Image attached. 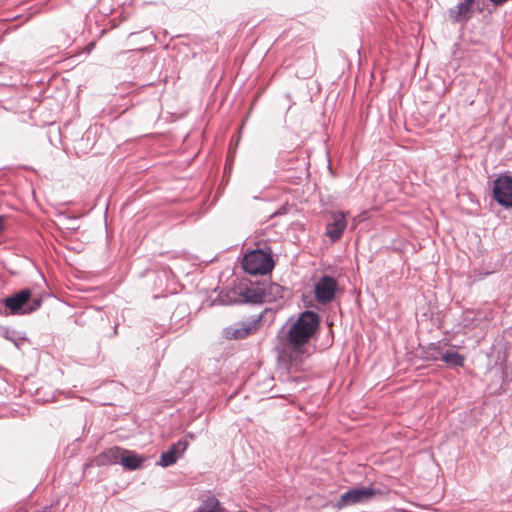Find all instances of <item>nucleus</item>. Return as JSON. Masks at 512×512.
Here are the masks:
<instances>
[{
    "label": "nucleus",
    "mask_w": 512,
    "mask_h": 512,
    "mask_svg": "<svg viewBox=\"0 0 512 512\" xmlns=\"http://www.w3.org/2000/svg\"><path fill=\"white\" fill-rule=\"evenodd\" d=\"M320 328L319 315L311 310L302 312L290 325L283 338L284 358L289 372H297L304 362L307 345Z\"/></svg>",
    "instance_id": "nucleus-1"
},
{
    "label": "nucleus",
    "mask_w": 512,
    "mask_h": 512,
    "mask_svg": "<svg viewBox=\"0 0 512 512\" xmlns=\"http://www.w3.org/2000/svg\"><path fill=\"white\" fill-rule=\"evenodd\" d=\"M242 265L244 270L252 275H264L274 267L271 255L262 250H255L246 254Z\"/></svg>",
    "instance_id": "nucleus-2"
},
{
    "label": "nucleus",
    "mask_w": 512,
    "mask_h": 512,
    "mask_svg": "<svg viewBox=\"0 0 512 512\" xmlns=\"http://www.w3.org/2000/svg\"><path fill=\"white\" fill-rule=\"evenodd\" d=\"M493 194L496 201L505 207H512V178L507 175L494 181Z\"/></svg>",
    "instance_id": "nucleus-3"
},
{
    "label": "nucleus",
    "mask_w": 512,
    "mask_h": 512,
    "mask_svg": "<svg viewBox=\"0 0 512 512\" xmlns=\"http://www.w3.org/2000/svg\"><path fill=\"white\" fill-rule=\"evenodd\" d=\"M338 283L331 276H323L315 285V298L317 302L326 304L335 298Z\"/></svg>",
    "instance_id": "nucleus-4"
},
{
    "label": "nucleus",
    "mask_w": 512,
    "mask_h": 512,
    "mask_svg": "<svg viewBox=\"0 0 512 512\" xmlns=\"http://www.w3.org/2000/svg\"><path fill=\"white\" fill-rule=\"evenodd\" d=\"M375 495V491L373 488L370 487H360V488H354L347 492H345L339 502V507H345L354 505L363 501H367L371 499Z\"/></svg>",
    "instance_id": "nucleus-5"
},
{
    "label": "nucleus",
    "mask_w": 512,
    "mask_h": 512,
    "mask_svg": "<svg viewBox=\"0 0 512 512\" xmlns=\"http://www.w3.org/2000/svg\"><path fill=\"white\" fill-rule=\"evenodd\" d=\"M260 319L244 322L236 326H230L223 330V335L228 340L243 339L258 330Z\"/></svg>",
    "instance_id": "nucleus-6"
},
{
    "label": "nucleus",
    "mask_w": 512,
    "mask_h": 512,
    "mask_svg": "<svg viewBox=\"0 0 512 512\" xmlns=\"http://www.w3.org/2000/svg\"><path fill=\"white\" fill-rule=\"evenodd\" d=\"M188 441L181 439L177 443L171 445L168 451L163 452L158 464L162 467H169L177 462V459L182 457L188 448Z\"/></svg>",
    "instance_id": "nucleus-7"
},
{
    "label": "nucleus",
    "mask_w": 512,
    "mask_h": 512,
    "mask_svg": "<svg viewBox=\"0 0 512 512\" xmlns=\"http://www.w3.org/2000/svg\"><path fill=\"white\" fill-rule=\"evenodd\" d=\"M331 217L332 222L327 224L325 234L331 241L336 242L341 238L347 222L345 220V213L342 211L332 213Z\"/></svg>",
    "instance_id": "nucleus-8"
},
{
    "label": "nucleus",
    "mask_w": 512,
    "mask_h": 512,
    "mask_svg": "<svg viewBox=\"0 0 512 512\" xmlns=\"http://www.w3.org/2000/svg\"><path fill=\"white\" fill-rule=\"evenodd\" d=\"M474 0H460L457 6L450 9L449 16L454 22L467 21L473 14Z\"/></svg>",
    "instance_id": "nucleus-9"
},
{
    "label": "nucleus",
    "mask_w": 512,
    "mask_h": 512,
    "mask_svg": "<svg viewBox=\"0 0 512 512\" xmlns=\"http://www.w3.org/2000/svg\"><path fill=\"white\" fill-rule=\"evenodd\" d=\"M30 297V290L24 289L11 297H7L4 301L5 306L12 314L18 313L26 305L28 306Z\"/></svg>",
    "instance_id": "nucleus-10"
},
{
    "label": "nucleus",
    "mask_w": 512,
    "mask_h": 512,
    "mask_svg": "<svg viewBox=\"0 0 512 512\" xmlns=\"http://www.w3.org/2000/svg\"><path fill=\"white\" fill-rule=\"evenodd\" d=\"M124 453H127L126 450H122L118 447L111 448L107 450L106 452L102 453L99 456V462L101 464L105 463H120L121 464V458L123 457Z\"/></svg>",
    "instance_id": "nucleus-11"
},
{
    "label": "nucleus",
    "mask_w": 512,
    "mask_h": 512,
    "mask_svg": "<svg viewBox=\"0 0 512 512\" xmlns=\"http://www.w3.org/2000/svg\"><path fill=\"white\" fill-rule=\"evenodd\" d=\"M143 462V458L137 456L136 454H130L128 451L124 453L121 458V464L130 470H135L141 466Z\"/></svg>",
    "instance_id": "nucleus-12"
},
{
    "label": "nucleus",
    "mask_w": 512,
    "mask_h": 512,
    "mask_svg": "<svg viewBox=\"0 0 512 512\" xmlns=\"http://www.w3.org/2000/svg\"><path fill=\"white\" fill-rule=\"evenodd\" d=\"M442 360L452 367H461L464 365L465 357L458 352L447 351L443 353Z\"/></svg>",
    "instance_id": "nucleus-13"
},
{
    "label": "nucleus",
    "mask_w": 512,
    "mask_h": 512,
    "mask_svg": "<svg viewBox=\"0 0 512 512\" xmlns=\"http://www.w3.org/2000/svg\"><path fill=\"white\" fill-rule=\"evenodd\" d=\"M245 302L250 303H261L263 301L264 294L261 290L256 288H246L244 292L241 293Z\"/></svg>",
    "instance_id": "nucleus-14"
},
{
    "label": "nucleus",
    "mask_w": 512,
    "mask_h": 512,
    "mask_svg": "<svg viewBox=\"0 0 512 512\" xmlns=\"http://www.w3.org/2000/svg\"><path fill=\"white\" fill-rule=\"evenodd\" d=\"M198 512H222V509L219 501L216 498L211 497L204 501Z\"/></svg>",
    "instance_id": "nucleus-15"
},
{
    "label": "nucleus",
    "mask_w": 512,
    "mask_h": 512,
    "mask_svg": "<svg viewBox=\"0 0 512 512\" xmlns=\"http://www.w3.org/2000/svg\"><path fill=\"white\" fill-rule=\"evenodd\" d=\"M443 353L438 344L431 343L426 348V357L431 360L442 359Z\"/></svg>",
    "instance_id": "nucleus-16"
},
{
    "label": "nucleus",
    "mask_w": 512,
    "mask_h": 512,
    "mask_svg": "<svg viewBox=\"0 0 512 512\" xmlns=\"http://www.w3.org/2000/svg\"><path fill=\"white\" fill-rule=\"evenodd\" d=\"M41 306V300L38 298H35L32 300V302L29 301L28 307L25 308L24 312H32L36 309H38Z\"/></svg>",
    "instance_id": "nucleus-17"
}]
</instances>
